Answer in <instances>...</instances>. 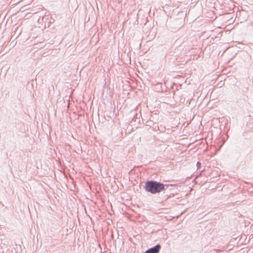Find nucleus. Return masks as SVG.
I'll use <instances>...</instances> for the list:
<instances>
[{
    "mask_svg": "<svg viewBox=\"0 0 253 253\" xmlns=\"http://www.w3.org/2000/svg\"><path fill=\"white\" fill-rule=\"evenodd\" d=\"M173 185L172 184H164L160 182L151 180L145 182L144 188L146 192L155 194L166 190L169 186Z\"/></svg>",
    "mask_w": 253,
    "mask_h": 253,
    "instance_id": "nucleus-1",
    "label": "nucleus"
},
{
    "mask_svg": "<svg viewBox=\"0 0 253 253\" xmlns=\"http://www.w3.org/2000/svg\"><path fill=\"white\" fill-rule=\"evenodd\" d=\"M161 248V246L160 244H157L153 247L146 250L145 253H159Z\"/></svg>",
    "mask_w": 253,
    "mask_h": 253,
    "instance_id": "nucleus-2",
    "label": "nucleus"
},
{
    "mask_svg": "<svg viewBox=\"0 0 253 253\" xmlns=\"http://www.w3.org/2000/svg\"><path fill=\"white\" fill-rule=\"evenodd\" d=\"M197 169H199L201 167V163L200 162H197Z\"/></svg>",
    "mask_w": 253,
    "mask_h": 253,
    "instance_id": "nucleus-3",
    "label": "nucleus"
}]
</instances>
